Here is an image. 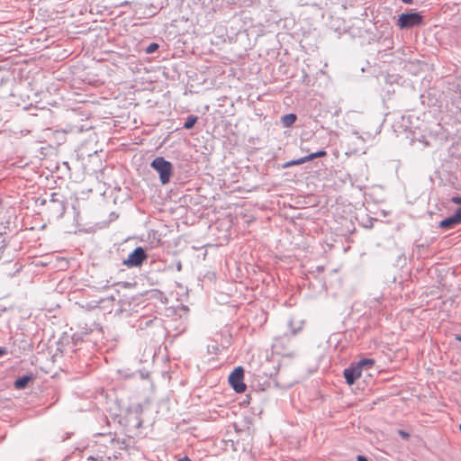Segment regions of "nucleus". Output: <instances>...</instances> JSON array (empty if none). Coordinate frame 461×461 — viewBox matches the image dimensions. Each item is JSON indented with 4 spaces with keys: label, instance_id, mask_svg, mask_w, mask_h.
<instances>
[{
    "label": "nucleus",
    "instance_id": "obj_1",
    "mask_svg": "<svg viewBox=\"0 0 461 461\" xmlns=\"http://www.w3.org/2000/svg\"><path fill=\"white\" fill-rule=\"evenodd\" d=\"M150 167L158 173L161 184L166 185L170 181L173 173L171 162L163 157H157L151 161Z\"/></svg>",
    "mask_w": 461,
    "mask_h": 461
},
{
    "label": "nucleus",
    "instance_id": "obj_2",
    "mask_svg": "<svg viewBox=\"0 0 461 461\" xmlns=\"http://www.w3.org/2000/svg\"><path fill=\"white\" fill-rule=\"evenodd\" d=\"M244 370L241 366L236 367L229 376V383L236 393H243L246 384L243 383Z\"/></svg>",
    "mask_w": 461,
    "mask_h": 461
},
{
    "label": "nucleus",
    "instance_id": "obj_3",
    "mask_svg": "<svg viewBox=\"0 0 461 461\" xmlns=\"http://www.w3.org/2000/svg\"><path fill=\"white\" fill-rule=\"evenodd\" d=\"M422 23V17L418 13L402 14L398 18V25L402 29L411 28L420 25Z\"/></svg>",
    "mask_w": 461,
    "mask_h": 461
},
{
    "label": "nucleus",
    "instance_id": "obj_4",
    "mask_svg": "<svg viewBox=\"0 0 461 461\" xmlns=\"http://www.w3.org/2000/svg\"><path fill=\"white\" fill-rule=\"evenodd\" d=\"M147 258V254L143 248L137 247L131 253L129 254L128 258L123 260V265L128 267H140L143 261Z\"/></svg>",
    "mask_w": 461,
    "mask_h": 461
},
{
    "label": "nucleus",
    "instance_id": "obj_5",
    "mask_svg": "<svg viewBox=\"0 0 461 461\" xmlns=\"http://www.w3.org/2000/svg\"><path fill=\"white\" fill-rule=\"evenodd\" d=\"M461 223V208H458L455 214L449 216L439 221L438 227L445 230H450L454 228L456 225Z\"/></svg>",
    "mask_w": 461,
    "mask_h": 461
},
{
    "label": "nucleus",
    "instance_id": "obj_6",
    "mask_svg": "<svg viewBox=\"0 0 461 461\" xmlns=\"http://www.w3.org/2000/svg\"><path fill=\"white\" fill-rule=\"evenodd\" d=\"M326 154L327 153L325 150H319L317 152L311 153L305 157H302L298 159L290 160L284 165V167H293V166L301 165L307 161L312 160L313 158H322V157L326 156Z\"/></svg>",
    "mask_w": 461,
    "mask_h": 461
},
{
    "label": "nucleus",
    "instance_id": "obj_7",
    "mask_svg": "<svg viewBox=\"0 0 461 461\" xmlns=\"http://www.w3.org/2000/svg\"><path fill=\"white\" fill-rule=\"evenodd\" d=\"M362 371L356 364H352L344 370V377L346 382L351 385L361 376Z\"/></svg>",
    "mask_w": 461,
    "mask_h": 461
},
{
    "label": "nucleus",
    "instance_id": "obj_8",
    "mask_svg": "<svg viewBox=\"0 0 461 461\" xmlns=\"http://www.w3.org/2000/svg\"><path fill=\"white\" fill-rule=\"evenodd\" d=\"M46 136L52 138L57 145H60L66 141L65 131H52L51 129H47Z\"/></svg>",
    "mask_w": 461,
    "mask_h": 461
},
{
    "label": "nucleus",
    "instance_id": "obj_9",
    "mask_svg": "<svg viewBox=\"0 0 461 461\" xmlns=\"http://www.w3.org/2000/svg\"><path fill=\"white\" fill-rule=\"evenodd\" d=\"M296 118L295 114L288 113L281 118V122L285 127H290L295 122Z\"/></svg>",
    "mask_w": 461,
    "mask_h": 461
},
{
    "label": "nucleus",
    "instance_id": "obj_10",
    "mask_svg": "<svg viewBox=\"0 0 461 461\" xmlns=\"http://www.w3.org/2000/svg\"><path fill=\"white\" fill-rule=\"evenodd\" d=\"M356 365L362 371L363 368H370L375 365V360L372 358H362Z\"/></svg>",
    "mask_w": 461,
    "mask_h": 461
},
{
    "label": "nucleus",
    "instance_id": "obj_11",
    "mask_svg": "<svg viewBox=\"0 0 461 461\" xmlns=\"http://www.w3.org/2000/svg\"><path fill=\"white\" fill-rule=\"evenodd\" d=\"M31 377L28 375H23L19 378H17L14 382V386L16 389H23L26 387L28 382L30 381Z\"/></svg>",
    "mask_w": 461,
    "mask_h": 461
},
{
    "label": "nucleus",
    "instance_id": "obj_12",
    "mask_svg": "<svg viewBox=\"0 0 461 461\" xmlns=\"http://www.w3.org/2000/svg\"><path fill=\"white\" fill-rule=\"evenodd\" d=\"M196 122H197V117L194 116V115H190L186 118V120L184 123V128L186 130H190L194 127V125L195 124Z\"/></svg>",
    "mask_w": 461,
    "mask_h": 461
},
{
    "label": "nucleus",
    "instance_id": "obj_13",
    "mask_svg": "<svg viewBox=\"0 0 461 461\" xmlns=\"http://www.w3.org/2000/svg\"><path fill=\"white\" fill-rule=\"evenodd\" d=\"M158 49V43H155V42H152L150 43L147 48H146V53L147 54H151L153 52H155Z\"/></svg>",
    "mask_w": 461,
    "mask_h": 461
},
{
    "label": "nucleus",
    "instance_id": "obj_14",
    "mask_svg": "<svg viewBox=\"0 0 461 461\" xmlns=\"http://www.w3.org/2000/svg\"><path fill=\"white\" fill-rule=\"evenodd\" d=\"M86 461H109V457L97 456L96 457L89 456Z\"/></svg>",
    "mask_w": 461,
    "mask_h": 461
},
{
    "label": "nucleus",
    "instance_id": "obj_15",
    "mask_svg": "<svg viewBox=\"0 0 461 461\" xmlns=\"http://www.w3.org/2000/svg\"><path fill=\"white\" fill-rule=\"evenodd\" d=\"M398 433H399V435H400L402 438H404V439H407V438H409V437H410V435H409V433H408V432H406V431H404V430H402V429H400V430L398 431Z\"/></svg>",
    "mask_w": 461,
    "mask_h": 461
},
{
    "label": "nucleus",
    "instance_id": "obj_16",
    "mask_svg": "<svg viewBox=\"0 0 461 461\" xmlns=\"http://www.w3.org/2000/svg\"><path fill=\"white\" fill-rule=\"evenodd\" d=\"M451 202L456 203V204H460L461 205V197H459V196H453L451 198Z\"/></svg>",
    "mask_w": 461,
    "mask_h": 461
},
{
    "label": "nucleus",
    "instance_id": "obj_17",
    "mask_svg": "<svg viewBox=\"0 0 461 461\" xmlns=\"http://www.w3.org/2000/svg\"><path fill=\"white\" fill-rule=\"evenodd\" d=\"M357 461H368L366 457L361 455L357 456Z\"/></svg>",
    "mask_w": 461,
    "mask_h": 461
},
{
    "label": "nucleus",
    "instance_id": "obj_18",
    "mask_svg": "<svg viewBox=\"0 0 461 461\" xmlns=\"http://www.w3.org/2000/svg\"><path fill=\"white\" fill-rule=\"evenodd\" d=\"M7 352L5 348H0V357L5 355Z\"/></svg>",
    "mask_w": 461,
    "mask_h": 461
},
{
    "label": "nucleus",
    "instance_id": "obj_19",
    "mask_svg": "<svg viewBox=\"0 0 461 461\" xmlns=\"http://www.w3.org/2000/svg\"><path fill=\"white\" fill-rule=\"evenodd\" d=\"M402 3L404 4H407V5H411L412 4V0H401Z\"/></svg>",
    "mask_w": 461,
    "mask_h": 461
},
{
    "label": "nucleus",
    "instance_id": "obj_20",
    "mask_svg": "<svg viewBox=\"0 0 461 461\" xmlns=\"http://www.w3.org/2000/svg\"><path fill=\"white\" fill-rule=\"evenodd\" d=\"M179 461H192V460H190L188 457L185 456V457L179 459Z\"/></svg>",
    "mask_w": 461,
    "mask_h": 461
},
{
    "label": "nucleus",
    "instance_id": "obj_21",
    "mask_svg": "<svg viewBox=\"0 0 461 461\" xmlns=\"http://www.w3.org/2000/svg\"><path fill=\"white\" fill-rule=\"evenodd\" d=\"M353 133H354V134H355L358 139H361L362 140H364V139L358 135V132L354 131Z\"/></svg>",
    "mask_w": 461,
    "mask_h": 461
},
{
    "label": "nucleus",
    "instance_id": "obj_22",
    "mask_svg": "<svg viewBox=\"0 0 461 461\" xmlns=\"http://www.w3.org/2000/svg\"><path fill=\"white\" fill-rule=\"evenodd\" d=\"M456 339L461 342V335H456Z\"/></svg>",
    "mask_w": 461,
    "mask_h": 461
},
{
    "label": "nucleus",
    "instance_id": "obj_23",
    "mask_svg": "<svg viewBox=\"0 0 461 461\" xmlns=\"http://www.w3.org/2000/svg\"><path fill=\"white\" fill-rule=\"evenodd\" d=\"M459 430H460V432H461V424L459 425Z\"/></svg>",
    "mask_w": 461,
    "mask_h": 461
}]
</instances>
